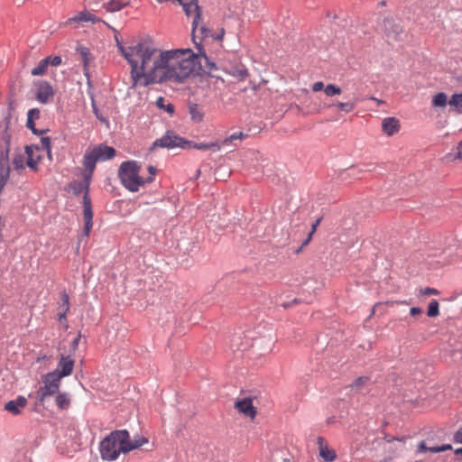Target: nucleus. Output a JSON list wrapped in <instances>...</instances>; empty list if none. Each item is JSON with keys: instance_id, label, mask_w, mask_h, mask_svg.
Here are the masks:
<instances>
[{"instance_id": "1", "label": "nucleus", "mask_w": 462, "mask_h": 462, "mask_svg": "<svg viewBox=\"0 0 462 462\" xmlns=\"http://www.w3.org/2000/svg\"><path fill=\"white\" fill-rule=\"evenodd\" d=\"M119 49L131 66L132 88L162 82L183 83L200 69V57L191 49L162 51L147 42Z\"/></svg>"}, {"instance_id": "2", "label": "nucleus", "mask_w": 462, "mask_h": 462, "mask_svg": "<svg viewBox=\"0 0 462 462\" xmlns=\"http://www.w3.org/2000/svg\"><path fill=\"white\" fill-rule=\"evenodd\" d=\"M149 176L143 178L140 176L141 164L136 161H126L123 162L118 169V177L122 185L131 192H136L140 187H143L145 184L152 183L154 180V177L158 172L155 166L149 165L148 168Z\"/></svg>"}, {"instance_id": "3", "label": "nucleus", "mask_w": 462, "mask_h": 462, "mask_svg": "<svg viewBox=\"0 0 462 462\" xmlns=\"http://www.w3.org/2000/svg\"><path fill=\"white\" fill-rule=\"evenodd\" d=\"M100 457L104 461H116L119 456L129 453L128 430H115L106 436L98 447Z\"/></svg>"}, {"instance_id": "4", "label": "nucleus", "mask_w": 462, "mask_h": 462, "mask_svg": "<svg viewBox=\"0 0 462 462\" xmlns=\"http://www.w3.org/2000/svg\"><path fill=\"white\" fill-rule=\"evenodd\" d=\"M82 175L84 180L82 181L74 180L69 184V189L76 196L84 192L83 196V218L84 227L83 235L88 236L93 226V209L91 199L89 197V186L93 174H88L87 169L83 167Z\"/></svg>"}, {"instance_id": "5", "label": "nucleus", "mask_w": 462, "mask_h": 462, "mask_svg": "<svg viewBox=\"0 0 462 462\" xmlns=\"http://www.w3.org/2000/svg\"><path fill=\"white\" fill-rule=\"evenodd\" d=\"M116 154L114 147L105 143H99L87 151L83 156L82 164L87 169L88 174H93L97 162H105L113 159Z\"/></svg>"}, {"instance_id": "6", "label": "nucleus", "mask_w": 462, "mask_h": 462, "mask_svg": "<svg viewBox=\"0 0 462 462\" xmlns=\"http://www.w3.org/2000/svg\"><path fill=\"white\" fill-rule=\"evenodd\" d=\"M42 384L32 395L29 394L30 397L34 396L36 399V406H42L44 404L45 400L56 394L60 389L61 382L55 377H51L49 373L42 375Z\"/></svg>"}, {"instance_id": "7", "label": "nucleus", "mask_w": 462, "mask_h": 462, "mask_svg": "<svg viewBox=\"0 0 462 462\" xmlns=\"http://www.w3.org/2000/svg\"><path fill=\"white\" fill-rule=\"evenodd\" d=\"M191 143L176 134L172 131H167L166 134L162 136L160 139H157L153 143V147H162V148H187V145H189Z\"/></svg>"}, {"instance_id": "8", "label": "nucleus", "mask_w": 462, "mask_h": 462, "mask_svg": "<svg viewBox=\"0 0 462 462\" xmlns=\"http://www.w3.org/2000/svg\"><path fill=\"white\" fill-rule=\"evenodd\" d=\"M75 361L70 356L61 355L55 371L50 372L51 377H55L61 382L63 377L72 374Z\"/></svg>"}, {"instance_id": "9", "label": "nucleus", "mask_w": 462, "mask_h": 462, "mask_svg": "<svg viewBox=\"0 0 462 462\" xmlns=\"http://www.w3.org/2000/svg\"><path fill=\"white\" fill-rule=\"evenodd\" d=\"M36 99L42 104H47L53 98L55 91L50 82L46 80L38 81L36 84Z\"/></svg>"}, {"instance_id": "10", "label": "nucleus", "mask_w": 462, "mask_h": 462, "mask_svg": "<svg viewBox=\"0 0 462 462\" xmlns=\"http://www.w3.org/2000/svg\"><path fill=\"white\" fill-rule=\"evenodd\" d=\"M234 406L240 413L249 417L251 420H254L257 415V410L254 406L253 399L251 397L237 400Z\"/></svg>"}, {"instance_id": "11", "label": "nucleus", "mask_w": 462, "mask_h": 462, "mask_svg": "<svg viewBox=\"0 0 462 462\" xmlns=\"http://www.w3.org/2000/svg\"><path fill=\"white\" fill-rule=\"evenodd\" d=\"M317 444L319 447V457L324 462H333L337 459V453L335 449L331 448L325 438L319 436L317 438Z\"/></svg>"}, {"instance_id": "12", "label": "nucleus", "mask_w": 462, "mask_h": 462, "mask_svg": "<svg viewBox=\"0 0 462 462\" xmlns=\"http://www.w3.org/2000/svg\"><path fill=\"white\" fill-rule=\"evenodd\" d=\"M8 152L9 150L6 149L5 151H1L0 154V193L2 192L9 179L10 169L8 167Z\"/></svg>"}, {"instance_id": "13", "label": "nucleus", "mask_w": 462, "mask_h": 462, "mask_svg": "<svg viewBox=\"0 0 462 462\" xmlns=\"http://www.w3.org/2000/svg\"><path fill=\"white\" fill-rule=\"evenodd\" d=\"M384 34L393 39H397L398 36L402 32V27L395 23L393 18H385L383 22Z\"/></svg>"}, {"instance_id": "14", "label": "nucleus", "mask_w": 462, "mask_h": 462, "mask_svg": "<svg viewBox=\"0 0 462 462\" xmlns=\"http://www.w3.org/2000/svg\"><path fill=\"white\" fill-rule=\"evenodd\" d=\"M39 151L40 148L38 146L25 147V153L27 155L26 164L31 170L34 171H38V163L42 160V156L40 154H35V152H38Z\"/></svg>"}, {"instance_id": "15", "label": "nucleus", "mask_w": 462, "mask_h": 462, "mask_svg": "<svg viewBox=\"0 0 462 462\" xmlns=\"http://www.w3.org/2000/svg\"><path fill=\"white\" fill-rule=\"evenodd\" d=\"M26 405L27 399L20 395L15 400L7 402L5 405V410L13 415H19Z\"/></svg>"}, {"instance_id": "16", "label": "nucleus", "mask_w": 462, "mask_h": 462, "mask_svg": "<svg viewBox=\"0 0 462 462\" xmlns=\"http://www.w3.org/2000/svg\"><path fill=\"white\" fill-rule=\"evenodd\" d=\"M400 128V121L395 117H386L382 122V130L387 136L394 135Z\"/></svg>"}, {"instance_id": "17", "label": "nucleus", "mask_w": 462, "mask_h": 462, "mask_svg": "<svg viewBox=\"0 0 462 462\" xmlns=\"http://www.w3.org/2000/svg\"><path fill=\"white\" fill-rule=\"evenodd\" d=\"M70 396L68 393H60L58 391L55 396V403L60 410H68L70 406Z\"/></svg>"}, {"instance_id": "18", "label": "nucleus", "mask_w": 462, "mask_h": 462, "mask_svg": "<svg viewBox=\"0 0 462 462\" xmlns=\"http://www.w3.org/2000/svg\"><path fill=\"white\" fill-rule=\"evenodd\" d=\"M189 112L192 121H194L196 123H200L203 121L204 112L199 105H198L196 103H189Z\"/></svg>"}, {"instance_id": "19", "label": "nucleus", "mask_w": 462, "mask_h": 462, "mask_svg": "<svg viewBox=\"0 0 462 462\" xmlns=\"http://www.w3.org/2000/svg\"><path fill=\"white\" fill-rule=\"evenodd\" d=\"M149 442V439L146 437L143 436H136L132 440L130 437V433L128 432V450L129 452L134 449L139 448L144 444H147Z\"/></svg>"}, {"instance_id": "20", "label": "nucleus", "mask_w": 462, "mask_h": 462, "mask_svg": "<svg viewBox=\"0 0 462 462\" xmlns=\"http://www.w3.org/2000/svg\"><path fill=\"white\" fill-rule=\"evenodd\" d=\"M448 104L450 106L454 107L456 113L462 114V93L453 94L448 100Z\"/></svg>"}, {"instance_id": "21", "label": "nucleus", "mask_w": 462, "mask_h": 462, "mask_svg": "<svg viewBox=\"0 0 462 462\" xmlns=\"http://www.w3.org/2000/svg\"><path fill=\"white\" fill-rule=\"evenodd\" d=\"M49 67V61L45 58L41 60L38 65L32 69V76H43L46 74Z\"/></svg>"}, {"instance_id": "22", "label": "nucleus", "mask_w": 462, "mask_h": 462, "mask_svg": "<svg viewBox=\"0 0 462 462\" xmlns=\"http://www.w3.org/2000/svg\"><path fill=\"white\" fill-rule=\"evenodd\" d=\"M357 100L353 99L346 102H338L335 106L341 111H344L345 113H350L352 112L356 106Z\"/></svg>"}, {"instance_id": "23", "label": "nucleus", "mask_w": 462, "mask_h": 462, "mask_svg": "<svg viewBox=\"0 0 462 462\" xmlns=\"http://www.w3.org/2000/svg\"><path fill=\"white\" fill-rule=\"evenodd\" d=\"M448 103V97L444 92L437 93L432 98V106L443 107Z\"/></svg>"}, {"instance_id": "24", "label": "nucleus", "mask_w": 462, "mask_h": 462, "mask_svg": "<svg viewBox=\"0 0 462 462\" xmlns=\"http://www.w3.org/2000/svg\"><path fill=\"white\" fill-rule=\"evenodd\" d=\"M439 314V304L436 300L430 302L427 315L429 317H437Z\"/></svg>"}, {"instance_id": "25", "label": "nucleus", "mask_w": 462, "mask_h": 462, "mask_svg": "<svg viewBox=\"0 0 462 462\" xmlns=\"http://www.w3.org/2000/svg\"><path fill=\"white\" fill-rule=\"evenodd\" d=\"M324 92L328 97H333L341 94V88L335 84H328L325 87Z\"/></svg>"}, {"instance_id": "26", "label": "nucleus", "mask_w": 462, "mask_h": 462, "mask_svg": "<svg viewBox=\"0 0 462 462\" xmlns=\"http://www.w3.org/2000/svg\"><path fill=\"white\" fill-rule=\"evenodd\" d=\"M369 381L370 377L368 376H359L349 385V387L351 389H360L361 387L365 385Z\"/></svg>"}, {"instance_id": "27", "label": "nucleus", "mask_w": 462, "mask_h": 462, "mask_svg": "<svg viewBox=\"0 0 462 462\" xmlns=\"http://www.w3.org/2000/svg\"><path fill=\"white\" fill-rule=\"evenodd\" d=\"M41 145L43 150L46 151L48 157L51 160V141L48 136H44L41 138Z\"/></svg>"}, {"instance_id": "28", "label": "nucleus", "mask_w": 462, "mask_h": 462, "mask_svg": "<svg viewBox=\"0 0 462 462\" xmlns=\"http://www.w3.org/2000/svg\"><path fill=\"white\" fill-rule=\"evenodd\" d=\"M78 51L79 52L80 56L82 57L84 68L87 69L88 62H89V56H90L89 50L87 47L81 46V47L78 48Z\"/></svg>"}, {"instance_id": "29", "label": "nucleus", "mask_w": 462, "mask_h": 462, "mask_svg": "<svg viewBox=\"0 0 462 462\" xmlns=\"http://www.w3.org/2000/svg\"><path fill=\"white\" fill-rule=\"evenodd\" d=\"M59 309L60 310V311H62L63 310H66L67 311L69 310V297L66 291H63L61 293V302L60 304Z\"/></svg>"}, {"instance_id": "30", "label": "nucleus", "mask_w": 462, "mask_h": 462, "mask_svg": "<svg viewBox=\"0 0 462 462\" xmlns=\"http://www.w3.org/2000/svg\"><path fill=\"white\" fill-rule=\"evenodd\" d=\"M450 449H452V446L450 444H444L441 446H434L429 448V451L432 453H439Z\"/></svg>"}, {"instance_id": "31", "label": "nucleus", "mask_w": 462, "mask_h": 462, "mask_svg": "<svg viewBox=\"0 0 462 462\" xmlns=\"http://www.w3.org/2000/svg\"><path fill=\"white\" fill-rule=\"evenodd\" d=\"M26 125H27V127H28L30 130H32V132L33 134H38V135H42V134H43L44 133H46V132H47V129H43V130H41V131L37 130V129L35 128V123H34V120H32V119H27Z\"/></svg>"}, {"instance_id": "32", "label": "nucleus", "mask_w": 462, "mask_h": 462, "mask_svg": "<svg viewBox=\"0 0 462 462\" xmlns=\"http://www.w3.org/2000/svg\"><path fill=\"white\" fill-rule=\"evenodd\" d=\"M164 98L159 97L157 100V106L159 107L164 108L168 113L172 114L174 112V106L172 104H168L167 106L163 104Z\"/></svg>"}, {"instance_id": "33", "label": "nucleus", "mask_w": 462, "mask_h": 462, "mask_svg": "<svg viewBox=\"0 0 462 462\" xmlns=\"http://www.w3.org/2000/svg\"><path fill=\"white\" fill-rule=\"evenodd\" d=\"M49 61V65L57 67L61 64L62 59L60 56H48L45 58Z\"/></svg>"}, {"instance_id": "34", "label": "nucleus", "mask_w": 462, "mask_h": 462, "mask_svg": "<svg viewBox=\"0 0 462 462\" xmlns=\"http://www.w3.org/2000/svg\"><path fill=\"white\" fill-rule=\"evenodd\" d=\"M420 295H439V291L437 289L426 287L420 291Z\"/></svg>"}, {"instance_id": "35", "label": "nucleus", "mask_w": 462, "mask_h": 462, "mask_svg": "<svg viewBox=\"0 0 462 462\" xmlns=\"http://www.w3.org/2000/svg\"><path fill=\"white\" fill-rule=\"evenodd\" d=\"M187 148L192 147L197 150H208V143H192Z\"/></svg>"}, {"instance_id": "36", "label": "nucleus", "mask_w": 462, "mask_h": 462, "mask_svg": "<svg viewBox=\"0 0 462 462\" xmlns=\"http://www.w3.org/2000/svg\"><path fill=\"white\" fill-rule=\"evenodd\" d=\"M40 117V110L38 108H32L28 111L27 119H38Z\"/></svg>"}, {"instance_id": "37", "label": "nucleus", "mask_w": 462, "mask_h": 462, "mask_svg": "<svg viewBox=\"0 0 462 462\" xmlns=\"http://www.w3.org/2000/svg\"><path fill=\"white\" fill-rule=\"evenodd\" d=\"M453 441L455 443L462 444V426L454 433Z\"/></svg>"}, {"instance_id": "38", "label": "nucleus", "mask_w": 462, "mask_h": 462, "mask_svg": "<svg viewBox=\"0 0 462 462\" xmlns=\"http://www.w3.org/2000/svg\"><path fill=\"white\" fill-rule=\"evenodd\" d=\"M80 338H81V334L79 332L78 334V336L72 340L71 345H70V347L73 352H75L78 349Z\"/></svg>"}, {"instance_id": "39", "label": "nucleus", "mask_w": 462, "mask_h": 462, "mask_svg": "<svg viewBox=\"0 0 462 462\" xmlns=\"http://www.w3.org/2000/svg\"><path fill=\"white\" fill-rule=\"evenodd\" d=\"M15 170L23 169V158H14L13 162Z\"/></svg>"}, {"instance_id": "40", "label": "nucleus", "mask_w": 462, "mask_h": 462, "mask_svg": "<svg viewBox=\"0 0 462 462\" xmlns=\"http://www.w3.org/2000/svg\"><path fill=\"white\" fill-rule=\"evenodd\" d=\"M311 88H312L313 92H319V91L324 89L325 88H324V84L322 81H317L312 85Z\"/></svg>"}, {"instance_id": "41", "label": "nucleus", "mask_w": 462, "mask_h": 462, "mask_svg": "<svg viewBox=\"0 0 462 462\" xmlns=\"http://www.w3.org/2000/svg\"><path fill=\"white\" fill-rule=\"evenodd\" d=\"M245 135L242 132H236V133L232 134L231 135H229L228 137L231 141H235V140H238V139L241 140V139L245 138Z\"/></svg>"}, {"instance_id": "42", "label": "nucleus", "mask_w": 462, "mask_h": 462, "mask_svg": "<svg viewBox=\"0 0 462 462\" xmlns=\"http://www.w3.org/2000/svg\"><path fill=\"white\" fill-rule=\"evenodd\" d=\"M208 149H213L214 151H219L221 149V145L217 141L208 143Z\"/></svg>"}, {"instance_id": "43", "label": "nucleus", "mask_w": 462, "mask_h": 462, "mask_svg": "<svg viewBox=\"0 0 462 462\" xmlns=\"http://www.w3.org/2000/svg\"><path fill=\"white\" fill-rule=\"evenodd\" d=\"M429 448L430 447H427L426 446V443L424 441H420L418 445V448H417V451L419 453H423V452H427L429 451Z\"/></svg>"}, {"instance_id": "44", "label": "nucleus", "mask_w": 462, "mask_h": 462, "mask_svg": "<svg viewBox=\"0 0 462 462\" xmlns=\"http://www.w3.org/2000/svg\"><path fill=\"white\" fill-rule=\"evenodd\" d=\"M110 5H112V10L115 11V10H120L123 5L119 3H117L116 0H112L110 3H109Z\"/></svg>"}, {"instance_id": "45", "label": "nucleus", "mask_w": 462, "mask_h": 462, "mask_svg": "<svg viewBox=\"0 0 462 462\" xmlns=\"http://www.w3.org/2000/svg\"><path fill=\"white\" fill-rule=\"evenodd\" d=\"M420 313H422V310L420 308H419V307H412L410 310V314L411 316H416V315H419Z\"/></svg>"}, {"instance_id": "46", "label": "nucleus", "mask_w": 462, "mask_h": 462, "mask_svg": "<svg viewBox=\"0 0 462 462\" xmlns=\"http://www.w3.org/2000/svg\"><path fill=\"white\" fill-rule=\"evenodd\" d=\"M69 311H67L66 310H63L62 311H60L58 315V319L60 322H62L63 320L66 321V318H67V314H68Z\"/></svg>"}, {"instance_id": "47", "label": "nucleus", "mask_w": 462, "mask_h": 462, "mask_svg": "<svg viewBox=\"0 0 462 462\" xmlns=\"http://www.w3.org/2000/svg\"><path fill=\"white\" fill-rule=\"evenodd\" d=\"M457 152L456 157L458 159H462V140L457 143Z\"/></svg>"}, {"instance_id": "48", "label": "nucleus", "mask_w": 462, "mask_h": 462, "mask_svg": "<svg viewBox=\"0 0 462 462\" xmlns=\"http://www.w3.org/2000/svg\"><path fill=\"white\" fill-rule=\"evenodd\" d=\"M321 219H322V218H321V217H319V218H318V219H317V220L312 224V226H311V230H310V232H311V233H313V234H314V233L316 232L318 226H319V225L320 224V222H321Z\"/></svg>"}, {"instance_id": "49", "label": "nucleus", "mask_w": 462, "mask_h": 462, "mask_svg": "<svg viewBox=\"0 0 462 462\" xmlns=\"http://www.w3.org/2000/svg\"><path fill=\"white\" fill-rule=\"evenodd\" d=\"M313 235H314L313 233L310 232V234L307 236L306 240L303 242L302 246L307 245L310 242Z\"/></svg>"}, {"instance_id": "50", "label": "nucleus", "mask_w": 462, "mask_h": 462, "mask_svg": "<svg viewBox=\"0 0 462 462\" xmlns=\"http://www.w3.org/2000/svg\"><path fill=\"white\" fill-rule=\"evenodd\" d=\"M454 453L459 459L462 458V448H457Z\"/></svg>"}, {"instance_id": "51", "label": "nucleus", "mask_w": 462, "mask_h": 462, "mask_svg": "<svg viewBox=\"0 0 462 462\" xmlns=\"http://www.w3.org/2000/svg\"><path fill=\"white\" fill-rule=\"evenodd\" d=\"M233 141H231L229 139V137H226L223 141H222V145H228L229 143H231Z\"/></svg>"}, {"instance_id": "52", "label": "nucleus", "mask_w": 462, "mask_h": 462, "mask_svg": "<svg viewBox=\"0 0 462 462\" xmlns=\"http://www.w3.org/2000/svg\"><path fill=\"white\" fill-rule=\"evenodd\" d=\"M224 33H225V30L224 29H221V32L219 33V35H217L216 37L217 40H222L223 36H224Z\"/></svg>"}, {"instance_id": "53", "label": "nucleus", "mask_w": 462, "mask_h": 462, "mask_svg": "<svg viewBox=\"0 0 462 462\" xmlns=\"http://www.w3.org/2000/svg\"><path fill=\"white\" fill-rule=\"evenodd\" d=\"M79 20H80V21H88L89 18L87 17L85 14H81L79 18Z\"/></svg>"}, {"instance_id": "54", "label": "nucleus", "mask_w": 462, "mask_h": 462, "mask_svg": "<svg viewBox=\"0 0 462 462\" xmlns=\"http://www.w3.org/2000/svg\"><path fill=\"white\" fill-rule=\"evenodd\" d=\"M371 99L376 101V103H378V104L382 103V101L377 99L376 97H371Z\"/></svg>"}, {"instance_id": "55", "label": "nucleus", "mask_w": 462, "mask_h": 462, "mask_svg": "<svg viewBox=\"0 0 462 462\" xmlns=\"http://www.w3.org/2000/svg\"><path fill=\"white\" fill-rule=\"evenodd\" d=\"M380 462H390V460L389 459H383V460H382Z\"/></svg>"}]
</instances>
